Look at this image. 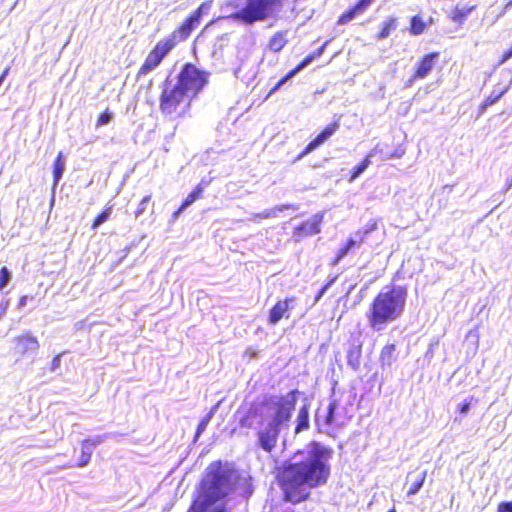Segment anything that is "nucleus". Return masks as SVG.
<instances>
[{
  "mask_svg": "<svg viewBox=\"0 0 512 512\" xmlns=\"http://www.w3.org/2000/svg\"><path fill=\"white\" fill-rule=\"evenodd\" d=\"M397 352L395 344H387L385 345L380 353V362L381 365L390 367L397 360Z\"/></svg>",
  "mask_w": 512,
  "mask_h": 512,
  "instance_id": "obj_23",
  "label": "nucleus"
},
{
  "mask_svg": "<svg viewBox=\"0 0 512 512\" xmlns=\"http://www.w3.org/2000/svg\"><path fill=\"white\" fill-rule=\"evenodd\" d=\"M475 6L474 5H471V6H468V5H464V6H460V5H457L450 13V18L458 23V24H462L466 18L471 14V12L474 10Z\"/></svg>",
  "mask_w": 512,
  "mask_h": 512,
  "instance_id": "obj_24",
  "label": "nucleus"
},
{
  "mask_svg": "<svg viewBox=\"0 0 512 512\" xmlns=\"http://www.w3.org/2000/svg\"><path fill=\"white\" fill-rule=\"evenodd\" d=\"M396 27H397V23H396L395 19L392 18V19H389L388 21H385L382 24V29L379 32L378 38H380V39L387 38L390 35L391 31L395 30Z\"/></svg>",
  "mask_w": 512,
  "mask_h": 512,
  "instance_id": "obj_35",
  "label": "nucleus"
},
{
  "mask_svg": "<svg viewBox=\"0 0 512 512\" xmlns=\"http://www.w3.org/2000/svg\"><path fill=\"white\" fill-rule=\"evenodd\" d=\"M506 92L507 88H504L499 91L493 90L492 93L485 99V101L480 106V112L483 113L489 106L495 104Z\"/></svg>",
  "mask_w": 512,
  "mask_h": 512,
  "instance_id": "obj_31",
  "label": "nucleus"
},
{
  "mask_svg": "<svg viewBox=\"0 0 512 512\" xmlns=\"http://www.w3.org/2000/svg\"><path fill=\"white\" fill-rule=\"evenodd\" d=\"M340 124L334 121L327 125L312 141H310L304 150L297 156V160L302 159L321 145H323L339 129Z\"/></svg>",
  "mask_w": 512,
  "mask_h": 512,
  "instance_id": "obj_13",
  "label": "nucleus"
},
{
  "mask_svg": "<svg viewBox=\"0 0 512 512\" xmlns=\"http://www.w3.org/2000/svg\"><path fill=\"white\" fill-rule=\"evenodd\" d=\"M362 343L359 339H353L347 349V364L354 371H357L361 365Z\"/></svg>",
  "mask_w": 512,
  "mask_h": 512,
  "instance_id": "obj_19",
  "label": "nucleus"
},
{
  "mask_svg": "<svg viewBox=\"0 0 512 512\" xmlns=\"http://www.w3.org/2000/svg\"><path fill=\"white\" fill-rule=\"evenodd\" d=\"M298 205L295 204H281L278 205L272 209L265 210L261 213L254 214L252 217L253 221H256L257 219H267L272 217H277L279 212H283L284 210H298Z\"/></svg>",
  "mask_w": 512,
  "mask_h": 512,
  "instance_id": "obj_21",
  "label": "nucleus"
},
{
  "mask_svg": "<svg viewBox=\"0 0 512 512\" xmlns=\"http://www.w3.org/2000/svg\"><path fill=\"white\" fill-rule=\"evenodd\" d=\"M389 512H396L395 509H391Z\"/></svg>",
  "mask_w": 512,
  "mask_h": 512,
  "instance_id": "obj_57",
  "label": "nucleus"
},
{
  "mask_svg": "<svg viewBox=\"0 0 512 512\" xmlns=\"http://www.w3.org/2000/svg\"><path fill=\"white\" fill-rule=\"evenodd\" d=\"M150 200H151V195H147L141 200V202L139 203V205L135 211L136 217H140L141 215H143L145 213L147 206L150 203Z\"/></svg>",
  "mask_w": 512,
  "mask_h": 512,
  "instance_id": "obj_41",
  "label": "nucleus"
},
{
  "mask_svg": "<svg viewBox=\"0 0 512 512\" xmlns=\"http://www.w3.org/2000/svg\"><path fill=\"white\" fill-rule=\"evenodd\" d=\"M108 434L97 435L84 439L82 442H88L87 446L94 450L98 445L102 444L107 438Z\"/></svg>",
  "mask_w": 512,
  "mask_h": 512,
  "instance_id": "obj_40",
  "label": "nucleus"
},
{
  "mask_svg": "<svg viewBox=\"0 0 512 512\" xmlns=\"http://www.w3.org/2000/svg\"><path fill=\"white\" fill-rule=\"evenodd\" d=\"M498 509L499 512H512V501L500 503Z\"/></svg>",
  "mask_w": 512,
  "mask_h": 512,
  "instance_id": "obj_47",
  "label": "nucleus"
},
{
  "mask_svg": "<svg viewBox=\"0 0 512 512\" xmlns=\"http://www.w3.org/2000/svg\"><path fill=\"white\" fill-rule=\"evenodd\" d=\"M369 235V232H366V229H360L356 231L352 236L358 240V244L362 243L366 237Z\"/></svg>",
  "mask_w": 512,
  "mask_h": 512,
  "instance_id": "obj_46",
  "label": "nucleus"
},
{
  "mask_svg": "<svg viewBox=\"0 0 512 512\" xmlns=\"http://www.w3.org/2000/svg\"><path fill=\"white\" fill-rule=\"evenodd\" d=\"M211 9V1L203 2L182 24L181 32L184 37H189L192 31L199 25L203 15Z\"/></svg>",
  "mask_w": 512,
  "mask_h": 512,
  "instance_id": "obj_16",
  "label": "nucleus"
},
{
  "mask_svg": "<svg viewBox=\"0 0 512 512\" xmlns=\"http://www.w3.org/2000/svg\"><path fill=\"white\" fill-rule=\"evenodd\" d=\"M361 14V11L357 9V6L355 5L353 8L349 9L345 13H343L339 20L338 24L345 25L352 21L357 15Z\"/></svg>",
  "mask_w": 512,
  "mask_h": 512,
  "instance_id": "obj_36",
  "label": "nucleus"
},
{
  "mask_svg": "<svg viewBox=\"0 0 512 512\" xmlns=\"http://www.w3.org/2000/svg\"><path fill=\"white\" fill-rule=\"evenodd\" d=\"M472 401H473V398H467L464 400L463 403H461L458 407V412L461 414V415H467L468 412L470 411L471 409V405H472Z\"/></svg>",
  "mask_w": 512,
  "mask_h": 512,
  "instance_id": "obj_43",
  "label": "nucleus"
},
{
  "mask_svg": "<svg viewBox=\"0 0 512 512\" xmlns=\"http://www.w3.org/2000/svg\"><path fill=\"white\" fill-rule=\"evenodd\" d=\"M111 215V208L105 209L103 212H101L93 221L92 229H97L99 226H101L103 223H105Z\"/></svg>",
  "mask_w": 512,
  "mask_h": 512,
  "instance_id": "obj_39",
  "label": "nucleus"
},
{
  "mask_svg": "<svg viewBox=\"0 0 512 512\" xmlns=\"http://www.w3.org/2000/svg\"><path fill=\"white\" fill-rule=\"evenodd\" d=\"M113 118V114L106 110L105 112L101 113L97 120V126H103L107 125L111 122Z\"/></svg>",
  "mask_w": 512,
  "mask_h": 512,
  "instance_id": "obj_42",
  "label": "nucleus"
},
{
  "mask_svg": "<svg viewBox=\"0 0 512 512\" xmlns=\"http://www.w3.org/2000/svg\"><path fill=\"white\" fill-rule=\"evenodd\" d=\"M236 472L222 466L212 465L201 484V491L187 512H227L225 506L217 504L234 488Z\"/></svg>",
  "mask_w": 512,
  "mask_h": 512,
  "instance_id": "obj_3",
  "label": "nucleus"
},
{
  "mask_svg": "<svg viewBox=\"0 0 512 512\" xmlns=\"http://www.w3.org/2000/svg\"><path fill=\"white\" fill-rule=\"evenodd\" d=\"M9 307V300H2L0 302V318L6 313Z\"/></svg>",
  "mask_w": 512,
  "mask_h": 512,
  "instance_id": "obj_49",
  "label": "nucleus"
},
{
  "mask_svg": "<svg viewBox=\"0 0 512 512\" xmlns=\"http://www.w3.org/2000/svg\"><path fill=\"white\" fill-rule=\"evenodd\" d=\"M339 406V401L335 398H331L325 409H317L314 416V423L318 432L330 434V429L334 426H338Z\"/></svg>",
  "mask_w": 512,
  "mask_h": 512,
  "instance_id": "obj_7",
  "label": "nucleus"
},
{
  "mask_svg": "<svg viewBox=\"0 0 512 512\" xmlns=\"http://www.w3.org/2000/svg\"><path fill=\"white\" fill-rule=\"evenodd\" d=\"M357 244L358 240L356 238L353 236L349 237L345 245L338 250L332 265H337Z\"/></svg>",
  "mask_w": 512,
  "mask_h": 512,
  "instance_id": "obj_30",
  "label": "nucleus"
},
{
  "mask_svg": "<svg viewBox=\"0 0 512 512\" xmlns=\"http://www.w3.org/2000/svg\"><path fill=\"white\" fill-rule=\"evenodd\" d=\"M363 229H366V232H369L370 234L377 229V223L375 221H370L363 227Z\"/></svg>",
  "mask_w": 512,
  "mask_h": 512,
  "instance_id": "obj_50",
  "label": "nucleus"
},
{
  "mask_svg": "<svg viewBox=\"0 0 512 512\" xmlns=\"http://www.w3.org/2000/svg\"><path fill=\"white\" fill-rule=\"evenodd\" d=\"M185 209H182V205L173 213V218L176 219L179 217V215L184 211Z\"/></svg>",
  "mask_w": 512,
  "mask_h": 512,
  "instance_id": "obj_53",
  "label": "nucleus"
},
{
  "mask_svg": "<svg viewBox=\"0 0 512 512\" xmlns=\"http://www.w3.org/2000/svg\"><path fill=\"white\" fill-rule=\"evenodd\" d=\"M333 449L318 441H311L295 454L300 460L288 463L281 472V488L284 499L300 503L310 496V490L327 483L331 474L330 460Z\"/></svg>",
  "mask_w": 512,
  "mask_h": 512,
  "instance_id": "obj_1",
  "label": "nucleus"
},
{
  "mask_svg": "<svg viewBox=\"0 0 512 512\" xmlns=\"http://www.w3.org/2000/svg\"><path fill=\"white\" fill-rule=\"evenodd\" d=\"M408 291L405 286L388 285L374 297L366 311L368 326L374 332L384 331L389 324L402 317Z\"/></svg>",
  "mask_w": 512,
  "mask_h": 512,
  "instance_id": "obj_4",
  "label": "nucleus"
},
{
  "mask_svg": "<svg viewBox=\"0 0 512 512\" xmlns=\"http://www.w3.org/2000/svg\"><path fill=\"white\" fill-rule=\"evenodd\" d=\"M336 277L329 280L317 293L315 296V303L318 302L326 293V291L332 286V284L335 282Z\"/></svg>",
  "mask_w": 512,
  "mask_h": 512,
  "instance_id": "obj_44",
  "label": "nucleus"
},
{
  "mask_svg": "<svg viewBox=\"0 0 512 512\" xmlns=\"http://www.w3.org/2000/svg\"><path fill=\"white\" fill-rule=\"evenodd\" d=\"M510 58H512V52H511L509 49H507V50L503 53V55H502V57H501V59H500V61H499V64H500V65H501V64H504V63H505V62H507Z\"/></svg>",
  "mask_w": 512,
  "mask_h": 512,
  "instance_id": "obj_51",
  "label": "nucleus"
},
{
  "mask_svg": "<svg viewBox=\"0 0 512 512\" xmlns=\"http://www.w3.org/2000/svg\"><path fill=\"white\" fill-rule=\"evenodd\" d=\"M340 124L334 121L327 125L312 141H310L304 150L297 156V160L302 159L321 145H323L339 129Z\"/></svg>",
  "mask_w": 512,
  "mask_h": 512,
  "instance_id": "obj_12",
  "label": "nucleus"
},
{
  "mask_svg": "<svg viewBox=\"0 0 512 512\" xmlns=\"http://www.w3.org/2000/svg\"><path fill=\"white\" fill-rule=\"evenodd\" d=\"M327 44H328V41H326L316 51H314L313 53L307 55L295 68L290 70L285 76H283L276 83V85L271 89L269 94H272L275 91L279 90L284 84H286L293 77H295L300 71H302L304 68H306L308 65H310L316 58H319L323 54Z\"/></svg>",
  "mask_w": 512,
  "mask_h": 512,
  "instance_id": "obj_10",
  "label": "nucleus"
},
{
  "mask_svg": "<svg viewBox=\"0 0 512 512\" xmlns=\"http://www.w3.org/2000/svg\"><path fill=\"white\" fill-rule=\"evenodd\" d=\"M258 414V408L257 407H251L246 417H242L240 420V426L241 427H252L253 421L252 418L255 417Z\"/></svg>",
  "mask_w": 512,
  "mask_h": 512,
  "instance_id": "obj_38",
  "label": "nucleus"
},
{
  "mask_svg": "<svg viewBox=\"0 0 512 512\" xmlns=\"http://www.w3.org/2000/svg\"><path fill=\"white\" fill-rule=\"evenodd\" d=\"M63 356V353H59L58 355H56L52 361H51V365H50V372L52 373H55L57 370H59L60 366H61V358Z\"/></svg>",
  "mask_w": 512,
  "mask_h": 512,
  "instance_id": "obj_45",
  "label": "nucleus"
},
{
  "mask_svg": "<svg viewBox=\"0 0 512 512\" xmlns=\"http://www.w3.org/2000/svg\"><path fill=\"white\" fill-rule=\"evenodd\" d=\"M29 300H33V297L32 296L30 297L28 295L22 296L19 300L18 308L21 309V308L25 307Z\"/></svg>",
  "mask_w": 512,
  "mask_h": 512,
  "instance_id": "obj_48",
  "label": "nucleus"
},
{
  "mask_svg": "<svg viewBox=\"0 0 512 512\" xmlns=\"http://www.w3.org/2000/svg\"><path fill=\"white\" fill-rule=\"evenodd\" d=\"M283 427L270 421L257 431V445L263 451L271 453L277 446L280 432Z\"/></svg>",
  "mask_w": 512,
  "mask_h": 512,
  "instance_id": "obj_9",
  "label": "nucleus"
},
{
  "mask_svg": "<svg viewBox=\"0 0 512 512\" xmlns=\"http://www.w3.org/2000/svg\"><path fill=\"white\" fill-rule=\"evenodd\" d=\"M208 185V182H205L202 180L189 195L185 198V200L182 202V209H187L189 206H191L195 201L200 199L203 195L205 186Z\"/></svg>",
  "mask_w": 512,
  "mask_h": 512,
  "instance_id": "obj_27",
  "label": "nucleus"
},
{
  "mask_svg": "<svg viewBox=\"0 0 512 512\" xmlns=\"http://www.w3.org/2000/svg\"><path fill=\"white\" fill-rule=\"evenodd\" d=\"M323 218L324 213L314 214L308 220L294 228L293 237L296 239V241H298L305 236H312L320 233V226L323 221Z\"/></svg>",
  "mask_w": 512,
  "mask_h": 512,
  "instance_id": "obj_11",
  "label": "nucleus"
},
{
  "mask_svg": "<svg viewBox=\"0 0 512 512\" xmlns=\"http://www.w3.org/2000/svg\"><path fill=\"white\" fill-rule=\"evenodd\" d=\"M11 279L12 273L6 266H3L0 269V291H2L9 284Z\"/></svg>",
  "mask_w": 512,
  "mask_h": 512,
  "instance_id": "obj_37",
  "label": "nucleus"
},
{
  "mask_svg": "<svg viewBox=\"0 0 512 512\" xmlns=\"http://www.w3.org/2000/svg\"><path fill=\"white\" fill-rule=\"evenodd\" d=\"M340 124L334 121L327 125L312 141H310L304 150L297 156V160L302 159L321 145H323L339 129Z\"/></svg>",
  "mask_w": 512,
  "mask_h": 512,
  "instance_id": "obj_14",
  "label": "nucleus"
},
{
  "mask_svg": "<svg viewBox=\"0 0 512 512\" xmlns=\"http://www.w3.org/2000/svg\"><path fill=\"white\" fill-rule=\"evenodd\" d=\"M378 150V145L373 149L371 150L368 155L366 156V158L358 165H356L353 170H352V173H351V178H350V181H354L355 179H357L362 173H364V171L369 167V165L371 164V158L375 156L376 152Z\"/></svg>",
  "mask_w": 512,
  "mask_h": 512,
  "instance_id": "obj_28",
  "label": "nucleus"
},
{
  "mask_svg": "<svg viewBox=\"0 0 512 512\" xmlns=\"http://www.w3.org/2000/svg\"><path fill=\"white\" fill-rule=\"evenodd\" d=\"M512 7V0H510L506 5H505V11H507L508 9H510Z\"/></svg>",
  "mask_w": 512,
  "mask_h": 512,
  "instance_id": "obj_54",
  "label": "nucleus"
},
{
  "mask_svg": "<svg viewBox=\"0 0 512 512\" xmlns=\"http://www.w3.org/2000/svg\"><path fill=\"white\" fill-rule=\"evenodd\" d=\"M412 479V483L407 491V495L408 496H413L415 494H417L420 489L422 488L424 482H425V479H426V472L423 471V472H420L418 474H409L408 477H407V480H410Z\"/></svg>",
  "mask_w": 512,
  "mask_h": 512,
  "instance_id": "obj_25",
  "label": "nucleus"
},
{
  "mask_svg": "<svg viewBox=\"0 0 512 512\" xmlns=\"http://www.w3.org/2000/svg\"><path fill=\"white\" fill-rule=\"evenodd\" d=\"M511 186H512V181L507 183V188L506 189H510Z\"/></svg>",
  "mask_w": 512,
  "mask_h": 512,
  "instance_id": "obj_55",
  "label": "nucleus"
},
{
  "mask_svg": "<svg viewBox=\"0 0 512 512\" xmlns=\"http://www.w3.org/2000/svg\"><path fill=\"white\" fill-rule=\"evenodd\" d=\"M188 37H184L181 32V26L173 31L167 38L159 41L154 51H157L158 54L164 59V57L175 47L178 42L186 40Z\"/></svg>",
  "mask_w": 512,
  "mask_h": 512,
  "instance_id": "obj_18",
  "label": "nucleus"
},
{
  "mask_svg": "<svg viewBox=\"0 0 512 512\" xmlns=\"http://www.w3.org/2000/svg\"><path fill=\"white\" fill-rule=\"evenodd\" d=\"M499 512V511H498Z\"/></svg>",
  "mask_w": 512,
  "mask_h": 512,
  "instance_id": "obj_58",
  "label": "nucleus"
},
{
  "mask_svg": "<svg viewBox=\"0 0 512 512\" xmlns=\"http://www.w3.org/2000/svg\"><path fill=\"white\" fill-rule=\"evenodd\" d=\"M236 11L230 18L246 25L264 22L278 16L284 6V0H245V5L239 7L235 1H230Z\"/></svg>",
  "mask_w": 512,
  "mask_h": 512,
  "instance_id": "obj_5",
  "label": "nucleus"
},
{
  "mask_svg": "<svg viewBox=\"0 0 512 512\" xmlns=\"http://www.w3.org/2000/svg\"><path fill=\"white\" fill-rule=\"evenodd\" d=\"M214 412L215 408L211 409V411L201 419L196 429L194 441H197L201 434L206 430L208 424L214 416Z\"/></svg>",
  "mask_w": 512,
  "mask_h": 512,
  "instance_id": "obj_34",
  "label": "nucleus"
},
{
  "mask_svg": "<svg viewBox=\"0 0 512 512\" xmlns=\"http://www.w3.org/2000/svg\"><path fill=\"white\" fill-rule=\"evenodd\" d=\"M238 72H239L238 70H235V72H234V75H235L236 77H238Z\"/></svg>",
  "mask_w": 512,
  "mask_h": 512,
  "instance_id": "obj_56",
  "label": "nucleus"
},
{
  "mask_svg": "<svg viewBox=\"0 0 512 512\" xmlns=\"http://www.w3.org/2000/svg\"><path fill=\"white\" fill-rule=\"evenodd\" d=\"M66 167V161L62 152H59L53 164V182L56 186L62 179Z\"/></svg>",
  "mask_w": 512,
  "mask_h": 512,
  "instance_id": "obj_26",
  "label": "nucleus"
},
{
  "mask_svg": "<svg viewBox=\"0 0 512 512\" xmlns=\"http://www.w3.org/2000/svg\"><path fill=\"white\" fill-rule=\"evenodd\" d=\"M88 442H81V455L79 462L77 463L78 467H85L91 460V456L93 454V450L87 446Z\"/></svg>",
  "mask_w": 512,
  "mask_h": 512,
  "instance_id": "obj_32",
  "label": "nucleus"
},
{
  "mask_svg": "<svg viewBox=\"0 0 512 512\" xmlns=\"http://www.w3.org/2000/svg\"><path fill=\"white\" fill-rule=\"evenodd\" d=\"M9 71H10V67H6L1 75H0V87L2 86L3 82L5 81V79L7 78L8 74H9Z\"/></svg>",
  "mask_w": 512,
  "mask_h": 512,
  "instance_id": "obj_52",
  "label": "nucleus"
},
{
  "mask_svg": "<svg viewBox=\"0 0 512 512\" xmlns=\"http://www.w3.org/2000/svg\"><path fill=\"white\" fill-rule=\"evenodd\" d=\"M300 391L293 389L284 395H268L260 405L266 410L268 420L278 426H288L295 410Z\"/></svg>",
  "mask_w": 512,
  "mask_h": 512,
  "instance_id": "obj_6",
  "label": "nucleus"
},
{
  "mask_svg": "<svg viewBox=\"0 0 512 512\" xmlns=\"http://www.w3.org/2000/svg\"><path fill=\"white\" fill-rule=\"evenodd\" d=\"M309 408L310 405L308 403H303L300 407L296 420H295V434H299L303 431H306L310 427V419H309Z\"/></svg>",
  "mask_w": 512,
  "mask_h": 512,
  "instance_id": "obj_20",
  "label": "nucleus"
},
{
  "mask_svg": "<svg viewBox=\"0 0 512 512\" xmlns=\"http://www.w3.org/2000/svg\"><path fill=\"white\" fill-rule=\"evenodd\" d=\"M287 43L286 32H277L269 40L268 47L273 52H279Z\"/></svg>",
  "mask_w": 512,
  "mask_h": 512,
  "instance_id": "obj_29",
  "label": "nucleus"
},
{
  "mask_svg": "<svg viewBox=\"0 0 512 512\" xmlns=\"http://www.w3.org/2000/svg\"><path fill=\"white\" fill-rule=\"evenodd\" d=\"M162 60H163V58L158 54V52L152 50L148 54L144 64L141 66V68L139 70V75H141V74L145 75V74L153 71L154 69H156L159 66V64L162 62Z\"/></svg>",
  "mask_w": 512,
  "mask_h": 512,
  "instance_id": "obj_22",
  "label": "nucleus"
},
{
  "mask_svg": "<svg viewBox=\"0 0 512 512\" xmlns=\"http://www.w3.org/2000/svg\"><path fill=\"white\" fill-rule=\"evenodd\" d=\"M209 73L186 63L178 75L176 83L168 79L164 82L160 95V111L166 116H182L191 100L207 84Z\"/></svg>",
  "mask_w": 512,
  "mask_h": 512,
  "instance_id": "obj_2",
  "label": "nucleus"
},
{
  "mask_svg": "<svg viewBox=\"0 0 512 512\" xmlns=\"http://www.w3.org/2000/svg\"><path fill=\"white\" fill-rule=\"evenodd\" d=\"M13 351L21 358H30L32 361L35 360L40 344L36 336L30 331H27L19 336H16L12 340Z\"/></svg>",
  "mask_w": 512,
  "mask_h": 512,
  "instance_id": "obj_8",
  "label": "nucleus"
},
{
  "mask_svg": "<svg viewBox=\"0 0 512 512\" xmlns=\"http://www.w3.org/2000/svg\"><path fill=\"white\" fill-rule=\"evenodd\" d=\"M425 23L422 18L418 15H415L410 20V33L412 35H420L425 30Z\"/></svg>",
  "mask_w": 512,
  "mask_h": 512,
  "instance_id": "obj_33",
  "label": "nucleus"
},
{
  "mask_svg": "<svg viewBox=\"0 0 512 512\" xmlns=\"http://www.w3.org/2000/svg\"><path fill=\"white\" fill-rule=\"evenodd\" d=\"M296 298L289 297L278 301L269 311L268 324L275 326L282 318L290 317L289 311L294 309Z\"/></svg>",
  "mask_w": 512,
  "mask_h": 512,
  "instance_id": "obj_15",
  "label": "nucleus"
},
{
  "mask_svg": "<svg viewBox=\"0 0 512 512\" xmlns=\"http://www.w3.org/2000/svg\"><path fill=\"white\" fill-rule=\"evenodd\" d=\"M438 58L439 53L437 52L426 54L417 64L413 78L409 80V83L413 80L426 78L433 70Z\"/></svg>",
  "mask_w": 512,
  "mask_h": 512,
  "instance_id": "obj_17",
  "label": "nucleus"
}]
</instances>
